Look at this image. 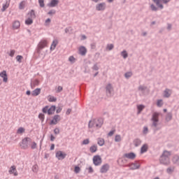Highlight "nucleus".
<instances>
[{"instance_id": "obj_1", "label": "nucleus", "mask_w": 179, "mask_h": 179, "mask_svg": "<svg viewBox=\"0 0 179 179\" xmlns=\"http://www.w3.org/2000/svg\"><path fill=\"white\" fill-rule=\"evenodd\" d=\"M170 152L164 151L162 157H160V163L162 164H165V166H167L168 164H170V156H171Z\"/></svg>"}, {"instance_id": "obj_2", "label": "nucleus", "mask_w": 179, "mask_h": 179, "mask_svg": "<svg viewBox=\"0 0 179 179\" xmlns=\"http://www.w3.org/2000/svg\"><path fill=\"white\" fill-rule=\"evenodd\" d=\"M103 125V120L101 119H94L90 121L89 128H93V127H96V128H101Z\"/></svg>"}, {"instance_id": "obj_3", "label": "nucleus", "mask_w": 179, "mask_h": 179, "mask_svg": "<svg viewBox=\"0 0 179 179\" xmlns=\"http://www.w3.org/2000/svg\"><path fill=\"white\" fill-rule=\"evenodd\" d=\"M55 106H52L50 108H48V106H45L43 109L42 111L44 113V114H48V115H52L54 113H55Z\"/></svg>"}, {"instance_id": "obj_4", "label": "nucleus", "mask_w": 179, "mask_h": 179, "mask_svg": "<svg viewBox=\"0 0 179 179\" xmlns=\"http://www.w3.org/2000/svg\"><path fill=\"white\" fill-rule=\"evenodd\" d=\"M31 141V138L29 137H26L22 139V142L20 143V146L21 149H28L29 148V142Z\"/></svg>"}, {"instance_id": "obj_5", "label": "nucleus", "mask_w": 179, "mask_h": 179, "mask_svg": "<svg viewBox=\"0 0 179 179\" xmlns=\"http://www.w3.org/2000/svg\"><path fill=\"white\" fill-rule=\"evenodd\" d=\"M159 115L157 113H155L152 115V121L153 127H157V122H159Z\"/></svg>"}, {"instance_id": "obj_6", "label": "nucleus", "mask_w": 179, "mask_h": 179, "mask_svg": "<svg viewBox=\"0 0 179 179\" xmlns=\"http://www.w3.org/2000/svg\"><path fill=\"white\" fill-rule=\"evenodd\" d=\"M61 121V116L59 115H55L52 120L50 121V125H57L58 122Z\"/></svg>"}, {"instance_id": "obj_7", "label": "nucleus", "mask_w": 179, "mask_h": 179, "mask_svg": "<svg viewBox=\"0 0 179 179\" xmlns=\"http://www.w3.org/2000/svg\"><path fill=\"white\" fill-rule=\"evenodd\" d=\"M101 157L99 155H95L93 157V163L94 166H100L101 164Z\"/></svg>"}, {"instance_id": "obj_8", "label": "nucleus", "mask_w": 179, "mask_h": 179, "mask_svg": "<svg viewBox=\"0 0 179 179\" xmlns=\"http://www.w3.org/2000/svg\"><path fill=\"white\" fill-rule=\"evenodd\" d=\"M56 157L58 160H64V159L66 157V154L62 151H57L56 152Z\"/></svg>"}, {"instance_id": "obj_9", "label": "nucleus", "mask_w": 179, "mask_h": 179, "mask_svg": "<svg viewBox=\"0 0 179 179\" xmlns=\"http://www.w3.org/2000/svg\"><path fill=\"white\" fill-rule=\"evenodd\" d=\"M9 174H13L15 177H17L18 176L17 170L16 169L15 166H12L9 170H8Z\"/></svg>"}, {"instance_id": "obj_10", "label": "nucleus", "mask_w": 179, "mask_h": 179, "mask_svg": "<svg viewBox=\"0 0 179 179\" xmlns=\"http://www.w3.org/2000/svg\"><path fill=\"white\" fill-rule=\"evenodd\" d=\"M124 157L126 159H130L131 160H134L135 157H136V155L134 152L126 153L124 155Z\"/></svg>"}, {"instance_id": "obj_11", "label": "nucleus", "mask_w": 179, "mask_h": 179, "mask_svg": "<svg viewBox=\"0 0 179 179\" xmlns=\"http://www.w3.org/2000/svg\"><path fill=\"white\" fill-rule=\"evenodd\" d=\"M110 170V165L106 164L101 167L100 172L102 173H107Z\"/></svg>"}, {"instance_id": "obj_12", "label": "nucleus", "mask_w": 179, "mask_h": 179, "mask_svg": "<svg viewBox=\"0 0 179 179\" xmlns=\"http://www.w3.org/2000/svg\"><path fill=\"white\" fill-rule=\"evenodd\" d=\"M0 77L3 78V82H8V74H6V71H3L0 73Z\"/></svg>"}, {"instance_id": "obj_13", "label": "nucleus", "mask_w": 179, "mask_h": 179, "mask_svg": "<svg viewBox=\"0 0 179 179\" xmlns=\"http://www.w3.org/2000/svg\"><path fill=\"white\" fill-rule=\"evenodd\" d=\"M96 10H104L106 9V3H101L96 6Z\"/></svg>"}, {"instance_id": "obj_14", "label": "nucleus", "mask_w": 179, "mask_h": 179, "mask_svg": "<svg viewBox=\"0 0 179 179\" xmlns=\"http://www.w3.org/2000/svg\"><path fill=\"white\" fill-rule=\"evenodd\" d=\"M40 93H41V89L36 88L34 91H32L31 94V96H33V97H36V96H38V94H40Z\"/></svg>"}, {"instance_id": "obj_15", "label": "nucleus", "mask_w": 179, "mask_h": 179, "mask_svg": "<svg viewBox=\"0 0 179 179\" xmlns=\"http://www.w3.org/2000/svg\"><path fill=\"white\" fill-rule=\"evenodd\" d=\"M78 51L80 55H86V52H87V50L84 46L80 47Z\"/></svg>"}, {"instance_id": "obj_16", "label": "nucleus", "mask_w": 179, "mask_h": 179, "mask_svg": "<svg viewBox=\"0 0 179 179\" xmlns=\"http://www.w3.org/2000/svg\"><path fill=\"white\" fill-rule=\"evenodd\" d=\"M45 47H47V41L42 40L38 44V48L41 50H43V48H44Z\"/></svg>"}, {"instance_id": "obj_17", "label": "nucleus", "mask_w": 179, "mask_h": 179, "mask_svg": "<svg viewBox=\"0 0 179 179\" xmlns=\"http://www.w3.org/2000/svg\"><path fill=\"white\" fill-rule=\"evenodd\" d=\"M152 1L158 8H159L160 9H163L164 6H163V3H162V0H152Z\"/></svg>"}, {"instance_id": "obj_18", "label": "nucleus", "mask_w": 179, "mask_h": 179, "mask_svg": "<svg viewBox=\"0 0 179 179\" xmlns=\"http://www.w3.org/2000/svg\"><path fill=\"white\" fill-rule=\"evenodd\" d=\"M139 167H141V165L138 163H134L130 164L131 170H136L137 169H139Z\"/></svg>"}, {"instance_id": "obj_19", "label": "nucleus", "mask_w": 179, "mask_h": 179, "mask_svg": "<svg viewBox=\"0 0 179 179\" xmlns=\"http://www.w3.org/2000/svg\"><path fill=\"white\" fill-rule=\"evenodd\" d=\"M58 45V40L55 39L52 41V45L50 46V50H55V47Z\"/></svg>"}, {"instance_id": "obj_20", "label": "nucleus", "mask_w": 179, "mask_h": 179, "mask_svg": "<svg viewBox=\"0 0 179 179\" xmlns=\"http://www.w3.org/2000/svg\"><path fill=\"white\" fill-rule=\"evenodd\" d=\"M40 85V81L38 80H34L31 84V89H34L35 86H38Z\"/></svg>"}, {"instance_id": "obj_21", "label": "nucleus", "mask_w": 179, "mask_h": 179, "mask_svg": "<svg viewBox=\"0 0 179 179\" xmlns=\"http://www.w3.org/2000/svg\"><path fill=\"white\" fill-rule=\"evenodd\" d=\"M27 16L30 17L31 19H36V13H34V10H31L28 14Z\"/></svg>"}, {"instance_id": "obj_22", "label": "nucleus", "mask_w": 179, "mask_h": 179, "mask_svg": "<svg viewBox=\"0 0 179 179\" xmlns=\"http://www.w3.org/2000/svg\"><path fill=\"white\" fill-rule=\"evenodd\" d=\"M58 0H52L49 4V6L54 8V6H57L58 5Z\"/></svg>"}, {"instance_id": "obj_23", "label": "nucleus", "mask_w": 179, "mask_h": 179, "mask_svg": "<svg viewBox=\"0 0 179 179\" xmlns=\"http://www.w3.org/2000/svg\"><path fill=\"white\" fill-rule=\"evenodd\" d=\"M171 94V90H166L164 92V97H170Z\"/></svg>"}, {"instance_id": "obj_24", "label": "nucleus", "mask_w": 179, "mask_h": 179, "mask_svg": "<svg viewBox=\"0 0 179 179\" xmlns=\"http://www.w3.org/2000/svg\"><path fill=\"white\" fill-rule=\"evenodd\" d=\"M13 29H19L20 27V22L19 21H15L13 24Z\"/></svg>"}, {"instance_id": "obj_25", "label": "nucleus", "mask_w": 179, "mask_h": 179, "mask_svg": "<svg viewBox=\"0 0 179 179\" xmlns=\"http://www.w3.org/2000/svg\"><path fill=\"white\" fill-rule=\"evenodd\" d=\"M90 150L91 153H96V152H97V145L91 146Z\"/></svg>"}, {"instance_id": "obj_26", "label": "nucleus", "mask_w": 179, "mask_h": 179, "mask_svg": "<svg viewBox=\"0 0 179 179\" xmlns=\"http://www.w3.org/2000/svg\"><path fill=\"white\" fill-rule=\"evenodd\" d=\"M25 24L30 25L33 24V18H30L29 17L25 20Z\"/></svg>"}, {"instance_id": "obj_27", "label": "nucleus", "mask_w": 179, "mask_h": 179, "mask_svg": "<svg viewBox=\"0 0 179 179\" xmlns=\"http://www.w3.org/2000/svg\"><path fill=\"white\" fill-rule=\"evenodd\" d=\"M148 152V145L145 144L141 147V153H145Z\"/></svg>"}, {"instance_id": "obj_28", "label": "nucleus", "mask_w": 179, "mask_h": 179, "mask_svg": "<svg viewBox=\"0 0 179 179\" xmlns=\"http://www.w3.org/2000/svg\"><path fill=\"white\" fill-rule=\"evenodd\" d=\"M48 101L54 102V101H57V98H55L51 95H49L48 96Z\"/></svg>"}, {"instance_id": "obj_29", "label": "nucleus", "mask_w": 179, "mask_h": 179, "mask_svg": "<svg viewBox=\"0 0 179 179\" xmlns=\"http://www.w3.org/2000/svg\"><path fill=\"white\" fill-rule=\"evenodd\" d=\"M30 146H31V149H37V143L33 141L31 144H30Z\"/></svg>"}, {"instance_id": "obj_30", "label": "nucleus", "mask_w": 179, "mask_h": 179, "mask_svg": "<svg viewBox=\"0 0 179 179\" xmlns=\"http://www.w3.org/2000/svg\"><path fill=\"white\" fill-rule=\"evenodd\" d=\"M97 143L99 146H103L104 145V140L103 138H99Z\"/></svg>"}, {"instance_id": "obj_31", "label": "nucleus", "mask_w": 179, "mask_h": 179, "mask_svg": "<svg viewBox=\"0 0 179 179\" xmlns=\"http://www.w3.org/2000/svg\"><path fill=\"white\" fill-rule=\"evenodd\" d=\"M25 129L23 127H20L17 131V134H24Z\"/></svg>"}, {"instance_id": "obj_32", "label": "nucleus", "mask_w": 179, "mask_h": 179, "mask_svg": "<svg viewBox=\"0 0 179 179\" xmlns=\"http://www.w3.org/2000/svg\"><path fill=\"white\" fill-rule=\"evenodd\" d=\"M25 5H26V2L22 1L21 3H20L19 8H20V9H24Z\"/></svg>"}, {"instance_id": "obj_33", "label": "nucleus", "mask_w": 179, "mask_h": 179, "mask_svg": "<svg viewBox=\"0 0 179 179\" xmlns=\"http://www.w3.org/2000/svg\"><path fill=\"white\" fill-rule=\"evenodd\" d=\"M137 108L138 110V114L141 113V111H142V110H143V108H145V106L143 105H138L137 106Z\"/></svg>"}, {"instance_id": "obj_34", "label": "nucleus", "mask_w": 179, "mask_h": 179, "mask_svg": "<svg viewBox=\"0 0 179 179\" xmlns=\"http://www.w3.org/2000/svg\"><path fill=\"white\" fill-rule=\"evenodd\" d=\"M111 90H113V87H111V85H108L106 86V91L108 92L109 94H110Z\"/></svg>"}, {"instance_id": "obj_35", "label": "nucleus", "mask_w": 179, "mask_h": 179, "mask_svg": "<svg viewBox=\"0 0 179 179\" xmlns=\"http://www.w3.org/2000/svg\"><path fill=\"white\" fill-rule=\"evenodd\" d=\"M16 60L17 61V62H22V59H23V56L22 55H17L16 57Z\"/></svg>"}, {"instance_id": "obj_36", "label": "nucleus", "mask_w": 179, "mask_h": 179, "mask_svg": "<svg viewBox=\"0 0 179 179\" xmlns=\"http://www.w3.org/2000/svg\"><path fill=\"white\" fill-rule=\"evenodd\" d=\"M32 171H34V173H37L38 171V166L34 165L32 167Z\"/></svg>"}, {"instance_id": "obj_37", "label": "nucleus", "mask_w": 179, "mask_h": 179, "mask_svg": "<svg viewBox=\"0 0 179 179\" xmlns=\"http://www.w3.org/2000/svg\"><path fill=\"white\" fill-rule=\"evenodd\" d=\"M38 118H39V120H41V121L43 122V121H44V119L45 118V116L44 115V114L40 113L38 115Z\"/></svg>"}, {"instance_id": "obj_38", "label": "nucleus", "mask_w": 179, "mask_h": 179, "mask_svg": "<svg viewBox=\"0 0 179 179\" xmlns=\"http://www.w3.org/2000/svg\"><path fill=\"white\" fill-rule=\"evenodd\" d=\"M157 106L158 107H162L163 106V100L162 99L158 100L157 102Z\"/></svg>"}, {"instance_id": "obj_39", "label": "nucleus", "mask_w": 179, "mask_h": 179, "mask_svg": "<svg viewBox=\"0 0 179 179\" xmlns=\"http://www.w3.org/2000/svg\"><path fill=\"white\" fill-rule=\"evenodd\" d=\"M115 142H121V136L116 135L115 137Z\"/></svg>"}, {"instance_id": "obj_40", "label": "nucleus", "mask_w": 179, "mask_h": 179, "mask_svg": "<svg viewBox=\"0 0 179 179\" xmlns=\"http://www.w3.org/2000/svg\"><path fill=\"white\" fill-rule=\"evenodd\" d=\"M134 143L135 146H139V145H141V140L136 139V140H134Z\"/></svg>"}, {"instance_id": "obj_41", "label": "nucleus", "mask_w": 179, "mask_h": 179, "mask_svg": "<svg viewBox=\"0 0 179 179\" xmlns=\"http://www.w3.org/2000/svg\"><path fill=\"white\" fill-rule=\"evenodd\" d=\"M9 8V2H6L5 4L3 5V10L8 9Z\"/></svg>"}, {"instance_id": "obj_42", "label": "nucleus", "mask_w": 179, "mask_h": 179, "mask_svg": "<svg viewBox=\"0 0 179 179\" xmlns=\"http://www.w3.org/2000/svg\"><path fill=\"white\" fill-rule=\"evenodd\" d=\"M172 160L173 163H177L179 160L178 156L177 155L174 156Z\"/></svg>"}, {"instance_id": "obj_43", "label": "nucleus", "mask_w": 179, "mask_h": 179, "mask_svg": "<svg viewBox=\"0 0 179 179\" xmlns=\"http://www.w3.org/2000/svg\"><path fill=\"white\" fill-rule=\"evenodd\" d=\"M69 61L70 62H75V61H76V59H75V57L73 56H70L69 58Z\"/></svg>"}, {"instance_id": "obj_44", "label": "nucleus", "mask_w": 179, "mask_h": 179, "mask_svg": "<svg viewBox=\"0 0 179 179\" xmlns=\"http://www.w3.org/2000/svg\"><path fill=\"white\" fill-rule=\"evenodd\" d=\"M38 3L41 8H44V0H38Z\"/></svg>"}, {"instance_id": "obj_45", "label": "nucleus", "mask_w": 179, "mask_h": 179, "mask_svg": "<svg viewBox=\"0 0 179 179\" xmlns=\"http://www.w3.org/2000/svg\"><path fill=\"white\" fill-rule=\"evenodd\" d=\"M15 52H16V51H15V50H12L10 51L8 55H9L10 57H14Z\"/></svg>"}, {"instance_id": "obj_46", "label": "nucleus", "mask_w": 179, "mask_h": 179, "mask_svg": "<svg viewBox=\"0 0 179 179\" xmlns=\"http://www.w3.org/2000/svg\"><path fill=\"white\" fill-rule=\"evenodd\" d=\"M122 57H123V58H127L128 57V53H127V51L122 52Z\"/></svg>"}, {"instance_id": "obj_47", "label": "nucleus", "mask_w": 179, "mask_h": 179, "mask_svg": "<svg viewBox=\"0 0 179 179\" xmlns=\"http://www.w3.org/2000/svg\"><path fill=\"white\" fill-rule=\"evenodd\" d=\"M74 171L76 174L80 171V168L79 166H76L74 169Z\"/></svg>"}, {"instance_id": "obj_48", "label": "nucleus", "mask_w": 179, "mask_h": 179, "mask_svg": "<svg viewBox=\"0 0 179 179\" xmlns=\"http://www.w3.org/2000/svg\"><path fill=\"white\" fill-rule=\"evenodd\" d=\"M124 76L125 78H131V76H132V73L131 72L126 73Z\"/></svg>"}, {"instance_id": "obj_49", "label": "nucleus", "mask_w": 179, "mask_h": 179, "mask_svg": "<svg viewBox=\"0 0 179 179\" xmlns=\"http://www.w3.org/2000/svg\"><path fill=\"white\" fill-rule=\"evenodd\" d=\"M90 143V141H89V139H85L83 141V145H89Z\"/></svg>"}, {"instance_id": "obj_50", "label": "nucleus", "mask_w": 179, "mask_h": 179, "mask_svg": "<svg viewBox=\"0 0 179 179\" xmlns=\"http://www.w3.org/2000/svg\"><path fill=\"white\" fill-rule=\"evenodd\" d=\"M167 173H173L174 171V168H168L166 170Z\"/></svg>"}, {"instance_id": "obj_51", "label": "nucleus", "mask_w": 179, "mask_h": 179, "mask_svg": "<svg viewBox=\"0 0 179 179\" xmlns=\"http://www.w3.org/2000/svg\"><path fill=\"white\" fill-rule=\"evenodd\" d=\"M108 50H111L114 48V45L110 44L107 46Z\"/></svg>"}, {"instance_id": "obj_52", "label": "nucleus", "mask_w": 179, "mask_h": 179, "mask_svg": "<svg viewBox=\"0 0 179 179\" xmlns=\"http://www.w3.org/2000/svg\"><path fill=\"white\" fill-rule=\"evenodd\" d=\"M115 133V130L110 131L108 133V136H113Z\"/></svg>"}, {"instance_id": "obj_53", "label": "nucleus", "mask_w": 179, "mask_h": 179, "mask_svg": "<svg viewBox=\"0 0 179 179\" xmlns=\"http://www.w3.org/2000/svg\"><path fill=\"white\" fill-rule=\"evenodd\" d=\"M150 8H151L152 10H157V8L153 4H152L150 6Z\"/></svg>"}, {"instance_id": "obj_54", "label": "nucleus", "mask_w": 179, "mask_h": 179, "mask_svg": "<svg viewBox=\"0 0 179 179\" xmlns=\"http://www.w3.org/2000/svg\"><path fill=\"white\" fill-rule=\"evenodd\" d=\"M54 132L56 135H58L59 134V129H55Z\"/></svg>"}, {"instance_id": "obj_55", "label": "nucleus", "mask_w": 179, "mask_h": 179, "mask_svg": "<svg viewBox=\"0 0 179 179\" xmlns=\"http://www.w3.org/2000/svg\"><path fill=\"white\" fill-rule=\"evenodd\" d=\"M61 111H62V108H58L57 109V110H56V113L58 114V113H61Z\"/></svg>"}, {"instance_id": "obj_56", "label": "nucleus", "mask_w": 179, "mask_h": 179, "mask_svg": "<svg viewBox=\"0 0 179 179\" xmlns=\"http://www.w3.org/2000/svg\"><path fill=\"white\" fill-rule=\"evenodd\" d=\"M49 23H51V20H50V18H48V19H47V20H45V24H49Z\"/></svg>"}, {"instance_id": "obj_57", "label": "nucleus", "mask_w": 179, "mask_h": 179, "mask_svg": "<svg viewBox=\"0 0 179 179\" xmlns=\"http://www.w3.org/2000/svg\"><path fill=\"white\" fill-rule=\"evenodd\" d=\"M57 92L59 93V92H62V87H61V86H59L58 87H57Z\"/></svg>"}, {"instance_id": "obj_58", "label": "nucleus", "mask_w": 179, "mask_h": 179, "mask_svg": "<svg viewBox=\"0 0 179 179\" xmlns=\"http://www.w3.org/2000/svg\"><path fill=\"white\" fill-rule=\"evenodd\" d=\"M88 170H89V173H93V168L92 166H90L88 168Z\"/></svg>"}, {"instance_id": "obj_59", "label": "nucleus", "mask_w": 179, "mask_h": 179, "mask_svg": "<svg viewBox=\"0 0 179 179\" xmlns=\"http://www.w3.org/2000/svg\"><path fill=\"white\" fill-rule=\"evenodd\" d=\"M170 1H171V0H162L163 3H169V2H170Z\"/></svg>"}, {"instance_id": "obj_60", "label": "nucleus", "mask_w": 179, "mask_h": 179, "mask_svg": "<svg viewBox=\"0 0 179 179\" xmlns=\"http://www.w3.org/2000/svg\"><path fill=\"white\" fill-rule=\"evenodd\" d=\"M54 149H55V145L52 144L50 146V150H54Z\"/></svg>"}, {"instance_id": "obj_61", "label": "nucleus", "mask_w": 179, "mask_h": 179, "mask_svg": "<svg viewBox=\"0 0 179 179\" xmlns=\"http://www.w3.org/2000/svg\"><path fill=\"white\" fill-rule=\"evenodd\" d=\"M72 110L71 109H68L66 114H67V115H69V114H71Z\"/></svg>"}, {"instance_id": "obj_62", "label": "nucleus", "mask_w": 179, "mask_h": 179, "mask_svg": "<svg viewBox=\"0 0 179 179\" xmlns=\"http://www.w3.org/2000/svg\"><path fill=\"white\" fill-rule=\"evenodd\" d=\"M55 10H50L49 13H48V15H55Z\"/></svg>"}, {"instance_id": "obj_63", "label": "nucleus", "mask_w": 179, "mask_h": 179, "mask_svg": "<svg viewBox=\"0 0 179 179\" xmlns=\"http://www.w3.org/2000/svg\"><path fill=\"white\" fill-rule=\"evenodd\" d=\"M55 137L54 136L51 135L50 136V141L52 142V141H55Z\"/></svg>"}, {"instance_id": "obj_64", "label": "nucleus", "mask_w": 179, "mask_h": 179, "mask_svg": "<svg viewBox=\"0 0 179 179\" xmlns=\"http://www.w3.org/2000/svg\"><path fill=\"white\" fill-rule=\"evenodd\" d=\"M143 133L144 134H148V127H144Z\"/></svg>"}]
</instances>
